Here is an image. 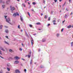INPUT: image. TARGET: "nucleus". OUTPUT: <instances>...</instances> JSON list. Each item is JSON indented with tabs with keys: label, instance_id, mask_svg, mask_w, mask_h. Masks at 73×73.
<instances>
[{
	"label": "nucleus",
	"instance_id": "f257e3e1",
	"mask_svg": "<svg viewBox=\"0 0 73 73\" xmlns=\"http://www.w3.org/2000/svg\"><path fill=\"white\" fill-rule=\"evenodd\" d=\"M6 22H8L9 23H10V21H11V20L9 18L6 19Z\"/></svg>",
	"mask_w": 73,
	"mask_h": 73
},
{
	"label": "nucleus",
	"instance_id": "f03ea898",
	"mask_svg": "<svg viewBox=\"0 0 73 73\" xmlns=\"http://www.w3.org/2000/svg\"><path fill=\"white\" fill-rule=\"evenodd\" d=\"M31 42L32 45L33 46V44L34 43V41L33 40L32 38L31 40Z\"/></svg>",
	"mask_w": 73,
	"mask_h": 73
},
{
	"label": "nucleus",
	"instance_id": "7ed1b4c3",
	"mask_svg": "<svg viewBox=\"0 0 73 73\" xmlns=\"http://www.w3.org/2000/svg\"><path fill=\"white\" fill-rule=\"evenodd\" d=\"M19 61H15L14 62V64H19Z\"/></svg>",
	"mask_w": 73,
	"mask_h": 73
},
{
	"label": "nucleus",
	"instance_id": "20e7f679",
	"mask_svg": "<svg viewBox=\"0 0 73 73\" xmlns=\"http://www.w3.org/2000/svg\"><path fill=\"white\" fill-rule=\"evenodd\" d=\"M14 58L15 59V60H19V57L17 56H16L14 57Z\"/></svg>",
	"mask_w": 73,
	"mask_h": 73
},
{
	"label": "nucleus",
	"instance_id": "39448f33",
	"mask_svg": "<svg viewBox=\"0 0 73 73\" xmlns=\"http://www.w3.org/2000/svg\"><path fill=\"white\" fill-rule=\"evenodd\" d=\"M7 66L8 67L11 66L10 68H12V65L10 64H7Z\"/></svg>",
	"mask_w": 73,
	"mask_h": 73
},
{
	"label": "nucleus",
	"instance_id": "423d86ee",
	"mask_svg": "<svg viewBox=\"0 0 73 73\" xmlns=\"http://www.w3.org/2000/svg\"><path fill=\"white\" fill-rule=\"evenodd\" d=\"M11 11H13L14 10H15L16 9L14 7H13L12 8H11Z\"/></svg>",
	"mask_w": 73,
	"mask_h": 73
},
{
	"label": "nucleus",
	"instance_id": "0eeeda50",
	"mask_svg": "<svg viewBox=\"0 0 73 73\" xmlns=\"http://www.w3.org/2000/svg\"><path fill=\"white\" fill-rule=\"evenodd\" d=\"M15 72L16 73H18V72L19 73H20V72L19 71V70H15Z\"/></svg>",
	"mask_w": 73,
	"mask_h": 73
},
{
	"label": "nucleus",
	"instance_id": "6e6552de",
	"mask_svg": "<svg viewBox=\"0 0 73 73\" xmlns=\"http://www.w3.org/2000/svg\"><path fill=\"white\" fill-rule=\"evenodd\" d=\"M72 26L71 25H70L69 26H67L68 28V29H69V28H71Z\"/></svg>",
	"mask_w": 73,
	"mask_h": 73
},
{
	"label": "nucleus",
	"instance_id": "1a4fd4ad",
	"mask_svg": "<svg viewBox=\"0 0 73 73\" xmlns=\"http://www.w3.org/2000/svg\"><path fill=\"white\" fill-rule=\"evenodd\" d=\"M0 49L1 50H3V51H5V50H4V49L3 48L1 47H0Z\"/></svg>",
	"mask_w": 73,
	"mask_h": 73
},
{
	"label": "nucleus",
	"instance_id": "9d476101",
	"mask_svg": "<svg viewBox=\"0 0 73 73\" xmlns=\"http://www.w3.org/2000/svg\"><path fill=\"white\" fill-rule=\"evenodd\" d=\"M45 41H46L45 39H43L42 40V42H45Z\"/></svg>",
	"mask_w": 73,
	"mask_h": 73
},
{
	"label": "nucleus",
	"instance_id": "9b49d317",
	"mask_svg": "<svg viewBox=\"0 0 73 73\" xmlns=\"http://www.w3.org/2000/svg\"><path fill=\"white\" fill-rule=\"evenodd\" d=\"M13 16H14V17H16V13H14V14H13Z\"/></svg>",
	"mask_w": 73,
	"mask_h": 73
},
{
	"label": "nucleus",
	"instance_id": "f8f14e48",
	"mask_svg": "<svg viewBox=\"0 0 73 73\" xmlns=\"http://www.w3.org/2000/svg\"><path fill=\"white\" fill-rule=\"evenodd\" d=\"M9 52H13V50H12L9 49Z\"/></svg>",
	"mask_w": 73,
	"mask_h": 73
},
{
	"label": "nucleus",
	"instance_id": "ddd939ff",
	"mask_svg": "<svg viewBox=\"0 0 73 73\" xmlns=\"http://www.w3.org/2000/svg\"><path fill=\"white\" fill-rule=\"evenodd\" d=\"M36 24H37V25H41V23H40V22H38L36 23Z\"/></svg>",
	"mask_w": 73,
	"mask_h": 73
},
{
	"label": "nucleus",
	"instance_id": "4468645a",
	"mask_svg": "<svg viewBox=\"0 0 73 73\" xmlns=\"http://www.w3.org/2000/svg\"><path fill=\"white\" fill-rule=\"evenodd\" d=\"M7 69L8 71H10V68L7 67Z\"/></svg>",
	"mask_w": 73,
	"mask_h": 73
},
{
	"label": "nucleus",
	"instance_id": "2eb2a0df",
	"mask_svg": "<svg viewBox=\"0 0 73 73\" xmlns=\"http://www.w3.org/2000/svg\"><path fill=\"white\" fill-rule=\"evenodd\" d=\"M22 5L24 7H25V5L24 3H23Z\"/></svg>",
	"mask_w": 73,
	"mask_h": 73
},
{
	"label": "nucleus",
	"instance_id": "dca6fc26",
	"mask_svg": "<svg viewBox=\"0 0 73 73\" xmlns=\"http://www.w3.org/2000/svg\"><path fill=\"white\" fill-rule=\"evenodd\" d=\"M32 61H33L32 59H31V61H30V63L31 65L32 64Z\"/></svg>",
	"mask_w": 73,
	"mask_h": 73
},
{
	"label": "nucleus",
	"instance_id": "f3484780",
	"mask_svg": "<svg viewBox=\"0 0 73 73\" xmlns=\"http://www.w3.org/2000/svg\"><path fill=\"white\" fill-rule=\"evenodd\" d=\"M6 33H8V30H5Z\"/></svg>",
	"mask_w": 73,
	"mask_h": 73
},
{
	"label": "nucleus",
	"instance_id": "a211bd4d",
	"mask_svg": "<svg viewBox=\"0 0 73 73\" xmlns=\"http://www.w3.org/2000/svg\"><path fill=\"white\" fill-rule=\"evenodd\" d=\"M31 55H28V57H29V58H30V57H31Z\"/></svg>",
	"mask_w": 73,
	"mask_h": 73
},
{
	"label": "nucleus",
	"instance_id": "6ab92c4d",
	"mask_svg": "<svg viewBox=\"0 0 73 73\" xmlns=\"http://www.w3.org/2000/svg\"><path fill=\"white\" fill-rule=\"evenodd\" d=\"M33 5H35V4H36V3H35V2H33Z\"/></svg>",
	"mask_w": 73,
	"mask_h": 73
},
{
	"label": "nucleus",
	"instance_id": "aec40b11",
	"mask_svg": "<svg viewBox=\"0 0 73 73\" xmlns=\"http://www.w3.org/2000/svg\"><path fill=\"white\" fill-rule=\"evenodd\" d=\"M5 42L6 44H8V45H9V44L8 43V42H7L6 41H5Z\"/></svg>",
	"mask_w": 73,
	"mask_h": 73
},
{
	"label": "nucleus",
	"instance_id": "412c9836",
	"mask_svg": "<svg viewBox=\"0 0 73 73\" xmlns=\"http://www.w3.org/2000/svg\"><path fill=\"white\" fill-rule=\"evenodd\" d=\"M50 17H49L48 19V21H50Z\"/></svg>",
	"mask_w": 73,
	"mask_h": 73
},
{
	"label": "nucleus",
	"instance_id": "4be33fe9",
	"mask_svg": "<svg viewBox=\"0 0 73 73\" xmlns=\"http://www.w3.org/2000/svg\"><path fill=\"white\" fill-rule=\"evenodd\" d=\"M56 36L57 37H58L59 36V34H57Z\"/></svg>",
	"mask_w": 73,
	"mask_h": 73
},
{
	"label": "nucleus",
	"instance_id": "5701e85b",
	"mask_svg": "<svg viewBox=\"0 0 73 73\" xmlns=\"http://www.w3.org/2000/svg\"><path fill=\"white\" fill-rule=\"evenodd\" d=\"M19 50H20L21 51V50H23V49H22L21 48H19Z\"/></svg>",
	"mask_w": 73,
	"mask_h": 73
},
{
	"label": "nucleus",
	"instance_id": "b1692460",
	"mask_svg": "<svg viewBox=\"0 0 73 73\" xmlns=\"http://www.w3.org/2000/svg\"><path fill=\"white\" fill-rule=\"evenodd\" d=\"M7 3H10V1L9 0L6 2Z\"/></svg>",
	"mask_w": 73,
	"mask_h": 73
},
{
	"label": "nucleus",
	"instance_id": "393cba45",
	"mask_svg": "<svg viewBox=\"0 0 73 73\" xmlns=\"http://www.w3.org/2000/svg\"><path fill=\"white\" fill-rule=\"evenodd\" d=\"M73 42H71V46H73Z\"/></svg>",
	"mask_w": 73,
	"mask_h": 73
},
{
	"label": "nucleus",
	"instance_id": "a878e982",
	"mask_svg": "<svg viewBox=\"0 0 73 73\" xmlns=\"http://www.w3.org/2000/svg\"><path fill=\"white\" fill-rule=\"evenodd\" d=\"M47 18V16L46 15H45L44 16V19H46Z\"/></svg>",
	"mask_w": 73,
	"mask_h": 73
},
{
	"label": "nucleus",
	"instance_id": "bb28decb",
	"mask_svg": "<svg viewBox=\"0 0 73 73\" xmlns=\"http://www.w3.org/2000/svg\"><path fill=\"white\" fill-rule=\"evenodd\" d=\"M53 23H56V21L55 20H54L52 21Z\"/></svg>",
	"mask_w": 73,
	"mask_h": 73
},
{
	"label": "nucleus",
	"instance_id": "cd10ccee",
	"mask_svg": "<svg viewBox=\"0 0 73 73\" xmlns=\"http://www.w3.org/2000/svg\"><path fill=\"white\" fill-rule=\"evenodd\" d=\"M29 27H32V25H29Z\"/></svg>",
	"mask_w": 73,
	"mask_h": 73
},
{
	"label": "nucleus",
	"instance_id": "c85d7f7f",
	"mask_svg": "<svg viewBox=\"0 0 73 73\" xmlns=\"http://www.w3.org/2000/svg\"><path fill=\"white\" fill-rule=\"evenodd\" d=\"M5 37L6 38H8V36H5Z\"/></svg>",
	"mask_w": 73,
	"mask_h": 73
},
{
	"label": "nucleus",
	"instance_id": "c756f323",
	"mask_svg": "<svg viewBox=\"0 0 73 73\" xmlns=\"http://www.w3.org/2000/svg\"><path fill=\"white\" fill-rule=\"evenodd\" d=\"M16 14V15H17V16H19V13H17Z\"/></svg>",
	"mask_w": 73,
	"mask_h": 73
},
{
	"label": "nucleus",
	"instance_id": "7c9ffc66",
	"mask_svg": "<svg viewBox=\"0 0 73 73\" xmlns=\"http://www.w3.org/2000/svg\"><path fill=\"white\" fill-rule=\"evenodd\" d=\"M24 72H27V70L26 69H25L24 70Z\"/></svg>",
	"mask_w": 73,
	"mask_h": 73
},
{
	"label": "nucleus",
	"instance_id": "2f4dec72",
	"mask_svg": "<svg viewBox=\"0 0 73 73\" xmlns=\"http://www.w3.org/2000/svg\"><path fill=\"white\" fill-rule=\"evenodd\" d=\"M67 16V15L65 14V18H66V17Z\"/></svg>",
	"mask_w": 73,
	"mask_h": 73
},
{
	"label": "nucleus",
	"instance_id": "473e14b6",
	"mask_svg": "<svg viewBox=\"0 0 73 73\" xmlns=\"http://www.w3.org/2000/svg\"><path fill=\"white\" fill-rule=\"evenodd\" d=\"M0 54H2V53H1V50H0Z\"/></svg>",
	"mask_w": 73,
	"mask_h": 73
},
{
	"label": "nucleus",
	"instance_id": "72a5a7b5",
	"mask_svg": "<svg viewBox=\"0 0 73 73\" xmlns=\"http://www.w3.org/2000/svg\"><path fill=\"white\" fill-rule=\"evenodd\" d=\"M54 1L55 3H56V2H57V0H54Z\"/></svg>",
	"mask_w": 73,
	"mask_h": 73
},
{
	"label": "nucleus",
	"instance_id": "f704fd0d",
	"mask_svg": "<svg viewBox=\"0 0 73 73\" xmlns=\"http://www.w3.org/2000/svg\"><path fill=\"white\" fill-rule=\"evenodd\" d=\"M28 15H29V16H31V15H30V14L29 13V12H28Z\"/></svg>",
	"mask_w": 73,
	"mask_h": 73
},
{
	"label": "nucleus",
	"instance_id": "c9c22d12",
	"mask_svg": "<svg viewBox=\"0 0 73 73\" xmlns=\"http://www.w3.org/2000/svg\"><path fill=\"white\" fill-rule=\"evenodd\" d=\"M63 31H64V29H62V30H61V31H62V32H63Z\"/></svg>",
	"mask_w": 73,
	"mask_h": 73
},
{
	"label": "nucleus",
	"instance_id": "e433bc0d",
	"mask_svg": "<svg viewBox=\"0 0 73 73\" xmlns=\"http://www.w3.org/2000/svg\"><path fill=\"white\" fill-rule=\"evenodd\" d=\"M21 21H23V18H22V17H21Z\"/></svg>",
	"mask_w": 73,
	"mask_h": 73
},
{
	"label": "nucleus",
	"instance_id": "4c0bfd02",
	"mask_svg": "<svg viewBox=\"0 0 73 73\" xmlns=\"http://www.w3.org/2000/svg\"><path fill=\"white\" fill-rule=\"evenodd\" d=\"M69 3H72V1H71V0H69Z\"/></svg>",
	"mask_w": 73,
	"mask_h": 73
},
{
	"label": "nucleus",
	"instance_id": "58836bf2",
	"mask_svg": "<svg viewBox=\"0 0 73 73\" xmlns=\"http://www.w3.org/2000/svg\"><path fill=\"white\" fill-rule=\"evenodd\" d=\"M2 7H3V8H4V7H5V5H2Z\"/></svg>",
	"mask_w": 73,
	"mask_h": 73
},
{
	"label": "nucleus",
	"instance_id": "ea45409f",
	"mask_svg": "<svg viewBox=\"0 0 73 73\" xmlns=\"http://www.w3.org/2000/svg\"><path fill=\"white\" fill-rule=\"evenodd\" d=\"M18 28H19V29H20V25H19L18 26Z\"/></svg>",
	"mask_w": 73,
	"mask_h": 73
},
{
	"label": "nucleus",
	"instance_id": "a19ab883",
	"mask_svg": "<svg viewBox=\"0 0 73 73\" xmlns=\"http://www.w3.org/2000/svg\"><path fill=\"white\" fill-rule=\"evenodd\" d=\"M5 16V19H6V18H7V16Z\"/></svg>",
	"mask_w": 73,
	"mask_h": 73
},
{
	"label": "nucleus",
	"instance_id": "79ce46f5",
	"mask_svg": "<svg viewBox=\"0 0 73 73\" xmlns=\"http://www.w3.org/2000/svg\"><path fill=\"white\" fill-rule=\"evenodd\" d=\"M2 28V26H0V29H1Z\"/></svg>",
	"mask_w": 73,
	"mask_h": 73
},
{
	"label": "nucleus",
	"instance_id": "37998d69",
	"mask_svg": "<svg viewBox=\"0 0 73 73\" xmlns=\"http://www.w3.org/2000/svg\"><path fill=\"white\" fill-rule=\"evenodd\" d=\"M31 11L33 12L34 11V9H32Z\"/></svg>",
	"mask_w": 73,
	"mask_h": 73
},
{
	"label": "nucleus",
	"instance_id": "c03bdc74",
	"mask_svg": "<svg viewBox=\"0 0 73 73\" xmlns=\"http://www.w3.org/2000/svg\"><path fill=\"white\" fill-rule=\"evenodd\" d=\"M65 21L64 20V21H63L62 22V23H64V22H65Z\"/></svg>",
	"mask_w": 73,
	"mask_h": 73
},
{
	"label": "nucleus",
	"instance_id": "a18cd8bd",
	"mask_svg": "<svg viewBox=\"0 0 73 73\" xmlns=\"http://www.w3.org/2000/svg\"><path fill=\"white\" fill-rule=\"evenodd\" d=\"M50 24H48V26H50Z\"/></svg>",
	"mask_w": 73,
	"mask_h": 73
},
{
	"label": "nucleus",
	"instance_id": "49530a36",
	"mask_svg": "<svg viewBox=\"0 0 73 73\" xmlns=\"http://www.w3.org/2000/svg\"><path fill=\"white\" fill-rule=\"evenodd\" d=\"M0 57H1V58H4L2 56H0Z\"/></svg>",
	"mask_w": 73,
	"mask_h": 73
},
{
	"label": "nucleus",
	"instance_id": "de8ad7c7",
	"mask_svg": "<svg viewBox=\"0 0 73 73\" xmlns=\"http://www.w3.org/2000/svg\"><path fill=\"white\" fill-rule=\"evenodd\" d=\"M21 60H24V61H25V60L23 58H21Z\"/></svg>",
	"mask_w": 73,
	"mask_h": 73
},
{
	"label": "nucleus",
	"instance_id": "09e8293b",
	"mask_svg": "<svg viewBox=\"0 0 73 73\" xmlns=\"http://www.w3.org/2000/svg\"><path fill=\"white\" fill-rule=\"evenodd\" d=\"M29 54L30 55H31V52H29Z\"/></svg>",
	"mask_w": 73,
	"mask_h": 73
},
{
	"label": "nucleus",
	"instance_id": "8fccbe9b",
	"mask_svg": "<svg viewBox=\"0 0 73 73\" xmlns=\"http://www.w3.org/2000/svg\"><path fill=\"white\" fill-rule=\"evenodd\" d=\"M2 2V1H0V3H1Z\"/></svg>",
	"mask_w": 73,
	"mask_h": 73
},
{
	"label": "nucleus",
	"instance_id": "3c124183",
	"mask_svg": "<svg viewBox=\"0 0 73 73\" xmlns=\"http://www.w3.org/2000/svg\"><path fill=\"white\" fill-rule=\"evenodd\" d=\"M66 11H69V10H68V9H66Z\"/></svg>",
	"mask_w": 73,
	"mask_h": 73
},
{
	"label": "nucleus",
	"instance_id": "603ef678",
	"mask_svg": "<svg viewBox=\"0 0 73 73\" xmlns=\"http://www.w3.org/2000/svg\"><path fill=\"white\" fill-rule=\"evenodd\" d=\"M41 16H42V15H43V14L42 13L41 14Z\"/></svg>",
	"mask_w": 73,
	"mask_h": 73
},
{
	"label": "nucleus",
	"instance_id": "864d4df0",
	"mask_svg": "<svg viewBox=\"0 0 73 73\" xmlns=\"http://www.w3.org/2000/svg\"><path fill=\"white\" fill-rule=\"evenodd\" d=\"M73 14V12H72L70 14V15H72Z\"/></svg>",
	"mask_w": 73,
	"mask_h": 73
},
{
	"label": "nucleus",
	"instance_id": "5fc2aeb1",
	"mask_svg": "<svg viewBox=\"0 0 73 73\" xmlns=\"http://www.w3.org/2000/svg\"><path fill=\"white\" fill-rule=\"evenodd\" d=\"M62 1V0H59V1H60V2H61V1Z\"/></svg>",
	"mask_w": 73,
	"mask_h": 73
},
{
	"label": "nucleus",
	"instance_id": "6e6d98bb",
	"mask_svg": "<svg viewBox=\"0 0 73 73\" xmlns=\"http://www.w3.org/2000/svg\"><path fill=\"white\" fill-rule=\"evenodd\" d=\"M53 24H54V25H55V24H56V23H54Z\"/></svg>",
	"mask_w": 73,
	"mask_h": 73
},
{
	"label": "nucleus",
	"instance_id": "4d7b16f0",
	"mask_svg": "<svg viewBox=\"0 0 73 73\" xmlns=\"http://www.w3.org/2000/svg\"><path fill=\"white\" fill-rule=\"evenodd\" d=\"M22 46H24V45H23V44L22 43Z\"/></svg>",
	"mask_w": 73,
	"mask_h": 73
},
{
	"label": "nucleus",
	"instance_id": "13d9d810",
	"mask_svg": "<svg viewBox=\"0 0 73 73\" xmlns=\"http://www.w3.org/2000/svg\"><path fill=\"white\" fill-rule=\"evenodd\" d=\"M25 3H27V2L26 1H25Z\"/></svg>",
	"mask_w": 73,
	"mask_h": 73
},
{
	"label": "nucleus",
	"instance_id": "bf43d9fd",
	"mask_svg": "<svg viewBox=\"0 0 73 73\" xmlns=\"http://www.w3.org/2000/svg\"><path fill=\"white\" fill-rule=\"evenodd\" d=\"M28 4H30V3H29V2H28Z\"/></svg>",
	"mask_w": 73,
	"mask_h": 73
},
{
	"label": "nucleus",
	"instance_id": "052dcab7",
	"mask_svg": "<svg viewBox=\"0 0 73 73\" xmlns=\"http://www.w3.org/2000/svg\"><path fill=\"white\" fill-rule=\"evenodd\" d=\"M17 1H20V0H17Z\"/></svg>",
	"mask_w": 73,
	"mask_h": 73
},
{
	"label": "nucleus",
	"instance_id": "680f3d73",
	"mask_svg": "<svg viewBox=\"0 0 73 73\" xmlns=\"http://www.w3.org/2000/svg\"><path fill=\"white\" fill-rule=\"evenodd\" d=\"M10 7V8H12V6H11Z\"/></svg>",
	"mask_w": 73,
	"mask_h": 73
},
{
	"label": "nucleus",
	"instance_id": "e2e57ef3",
	"mask_svg": "<svg viewBox=\"0 0 73 73\" xmlns=\"http://www.w3.org/2000/svg\"><path fill=\"white\" fill-rule=\"evenodd\" d=\"M72 28H73V25L72 26Z\"/></svg>",
	"mask_w": 73,
	"mask_h": 73
},
{
	"label": "nucleus",
	"instance_id": "0e129e2a",
	"mask_svg": "<svg viewBox=\"0 0 73 73\" xmlns=\"http://www.w3.org/2000/svg\"><path fill=\"white\" fill-rule=\"evenodd\" d=\"M36 35V34H34V35Z\"/></svg>",
	"mask_w": 73,
	"mask_h": 73
},
{
	"label": "nucleus",
	"instance_id": "69168bd1",
	"mask_svg": "<svg viewBox=\"0 0 73 73\" xmlns=\"http://www.w3.org/2000/svg\"><path fill=\"white\" fill-rule=\"evenodd\" d=\"M5 28H7V27L6 26H5Z\"/></svg>",
	"mask_w": 73,
	"mask_h": 73
},
{
	"label": "nucleus",
	"instance_id": "338daca9",
	"mask_svg": "<svg viewBox=\"0 0 73 73\" xmlns=\"http://www.w3.org/2000/svg\"><path fill=\"white\" fill-rule=\"evenodd\" d=\"M34 64H36V62H35V63H34Z\"/></svg>",
	"mask_w": 73,
	"mask_h": 73
},
{
	"label": "nucleus",
	"instance_id": "774afa93",
	"mask_svg": "<svg viewBox=\"0 0 73 73\" xmlns=\"http://www.w3.org/2000/svg\"><path fill=\"white\" fill-rule=\"evenodd\" d=\"M61 11H60V12H61Z\"/></svg>",
	"mask_w": 73,
	"mask_h": 73
}]
</instances>
